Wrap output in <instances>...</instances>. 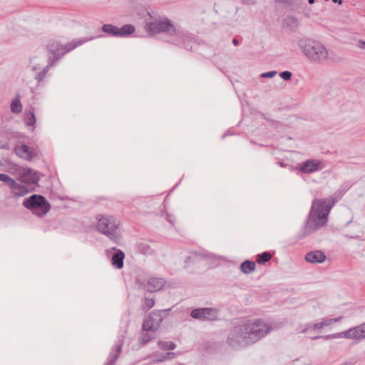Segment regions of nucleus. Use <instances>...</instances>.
I'll use <instances>...</instances> for the list:
<instances>
[{
  "mask_svg": "<svg viewBox=\"0 0 365 365\" xmlns=\"http://www.w3.org/2000/svg\"><path fill=\"white\" fill-rule=\"evenodd\" d=\"M276 328L263 319L248 320L229 331L226 343L235 349L245 348L257 342Z\"/></svg>",
  "mask_w": 365,
  "mask_h": 365,
  "instance_id": "f257e3e1",
  "label": "nucleus"
},
{
  "mask_svg": "<svg viewBox=\"0 0 365 365\" xmlns=\"http://www.w3.org/2000/svg\"><path fill=\"white\" fill-rule=\"evenodd\" d=\"M336 202L334 198L315 199L313 200L304 232L303 238L326 225L331 209Z\"/></svg>",
  "mask_w": 365,
  "mask_h": 365,
  "instance_id": "f03ea898",
  "label": "nucleus"
},
{
  "mask_svg": "<svg viewBox=\"0 0 365 365\" xmlns=\"http://www.w3.org/2000/svg\"><path fill=\"white\" fill-rule=\"evenodd\" d=\"M299 46L303 53L312 62L320 63L329 58L326 47L319 41L307 39L301 41Z\"/></svg>",
  "mask_w": 365,
  "mask_h": 365,
  "instance_id": "7ed1b4c3",
  "label": "nucleus"
},
{
  "mask_svg": "<svg viewBox=\"0 0 365 365\" xmlns=\"http://www.w3.org/2000/svg\"><path fill=\"white\" fill-rule=\"evenodd\" d=\"M91 38H81L77 41H73L71 43H67L66 45H61L58 41L55 40H51L49 41L47 45V50L51 54L49 56V61L51 62V65H53L62 56L66 54V53L71 51L76 47L82 45L86 41L91 40Z\"/></svg>",
  "mask_w": 365,
  "mask_h": 365,
  "instance_id": "20e7f679",
  "label": "nucleus"
},
{
  "mask_svg": "<svg viewBox=\"0 0 365 365\" xmlns=\"http://www.w3.org/2000/svg\"><path fill=\"white\" fill-rule=\"evenodd\" d=\"M23 205L40 217H43L51 209V205L46 197L41 195L34 194L24 199Z\"/></svg>",
  "mask_w": 365,
  "mask_h": 365,
  "instance_id": "39448f33",
  "label": "nucleus"
},
{
  "mask_svg": "<svg viewBox=\"0 0 365 365\" xmlns=\"http://www.w3.org/2000/svg\"><path fill=\"white\" fill-rule=\"evenodd\" d=\"M146 29L148 33L154 35L159 33H166L169 36H180L181 33L176 30L175 26L171 21L167 18L163 19H155L154 21L147 23Z\"/></svg>",
  "mask_w": 365,
  "mask_h": 365,
  "instance_id": "423d86ee",
  "label": "nucleus"
},
{
  "mask_svg": "<svg viewBox=\"0 0 365 365\" xmlns=\"http://www.w3.org/2000/svg\"><path fill=\"white\" fill-rule=\"evenodd\" d=\"M97 220V230L107 235L110 240H115L116 238L115 232L119 226V221L113 216L104 215L98 216Z\"/></svg>",
  "mask_w": 365,
  "mask_h": 365,
  "instance_id": "0eeeda50",
  "label": "nucleus"
},
{
  "mask_svg": "<svg viewBox=\"0 0 365 365\" xmlns=\"http://www.w3.org/2000/svg\"><path fill=\"white\" fill-rule=\"evenodd\" d=\"M344 337L347 339H361L365 338V326L364 323L361 324L360 326H357L356 327L349 329L347 331H342L340 333L329 334L326 336H317L313 337V339H323L324 340H328L331 339H337Z\"/></svg>",
  "mask_w": 365,
  "mask_h": 365,
  "instance_id": "6e6552de",
  "label": "nucleus"
},
{
  "mask_svg": "<svg viewBox=\"0 0 365 365\" xmlns=\"http://www.w3.org/2000/svg\"><path fill=\"white\" fill-rule=\"evenodd\" d=\"M170 310V309H168L152 312L148 318L144 320L143 323V330L153 331L157 330L163 320L168 317Z\"/></svg>",
  "mask_w": 365,
  "mask_h": 365,
  "instance_id": "1a4fd4ad",
  "label": "nucleus"
},
{
  "mask_svg": "<svg viewBox=\"0 0 365 365\" xmlns=\"http://www.w3.org/2000/svg\"><path fill=\"white\" fill-rule=\"evenodd\" d=\"M190 317L200 321L212 322L217 319L218 312L213 308H197L191 311Z\"/></svg>",
  "mask_w": 365,
  "mask_h": 365,
  "instance_id": "9d476101",
  "label": "nucleus"
},
{
  "mask_svg": "<svg viewBox=\"0 0 365 365\" xmlns=\"http://www.w3.org/2000/svg\"><path fill=\"white\" fill-rule=\"evenodd\" d=\"M323 163L316 159H309L303 162L299 167L300 172L306 174L319 171L324 168Z\"/></svg>",
  "mask_w": 365,
  "mask_h": 365,
  "instance_id": "9b49d317",
  "label": "nucleus"
},
{
  "mask_svg": "<svg viewBox=\"0 0 365 365\" xmlns=\"http://www.w3.org/2000/svg\"><path fill=\"white\" fill-rule=\"evenodd\" d=\"M14 153L19 158L26 160H31L36 155V150L25 144L16 145L14 147Z\"/></svg>",
  "mask_w": 365,
  "mask_h": 365,
  "instance_id": "f8f14e48",
  "label": "nucleus"
},
{
  "mask_svg": "<svg viewBox=\"0 0 365 365\" xmlns=\"http://www.w3.org/2000/svg\"><path fill=\"white\" fill-rule=\"evenodd\" d=\"M21 182L28 184H37L40 180L39 173L31 168H24L19 176Z\"/></svg>",
  "mask_w": 365,
  "mask_h": 365,
  "instance_id": "ddd939ff",
  "label": "nucleus"
},
{
  "mask_svg": "<svg viewBox=\"0 0 365 365\" xmlns=\"http://www.w3.org/2000/svg\"><path fill=\"white\" fill-rule=\"evenodd\" d=\"M326 258L324 253L321 250L311 251L305 256V259L311 263H322Z\"/></svg>",
  "mask_w": 365,
  "mask_h": 365,
  "instance_id": "4468645a",
  "label": "nucleus"
},
{
  "mask_svg": "<svg viewBox=\"0 0 365 365\" xmlns=\"http://www.w3.org/2000/svg\"><path fill=\"white\" fill-rule=\"evenodd\" d=\"M165 282L163 278L151 277L148 282L147 290L149 292H157L163 287Z\"/></svg>",
  "mask_w": 365,
  "mask_h": 365,
  "instance_id": "2eb2a0df",
  "label": "nucleus"
},
{
  "mask_svg": "<svg viewBox=\"0 0 365 365\" xmlns=\"http://www.w3.org/2000/svg\"><path fill=\"white\" fill-rule=\"evenodd\" d=\"M124 258L125 255L123 252L120 250H118L112 257V264L118 269L123 268Z\"/></svg>",
  "mask_w": 365,
  "mask_h": 365,
  "instance_id": "dca6fc26",
  "label": "nucleus"
},
{
  "mask_svg": "<svg viewBox=\"0 0 365 365\" xmlns=\"http://www.w3.org/2000/svg\"><path fill=\"white\" fill-rule=\"evenodd\" d=\"M123 344V340L120 339L116 343L115 347V354H110L108 356V365H114L116 361L118 359L119 355L120 354L122 351V346Z\"/></svg>",
  "mask_w": 365,
  "mask_h": 365,
  "instance_id": "f3484780",
  "label": "nucleus"
},
{
  "mask_svg": "<svg viewBox=\"0 0 365 365\" xmlns=\"http://www.w3.org/2000/svg\"><path fill=\"white\" fill-rule=\"evenodd\" d=\"M11 190L14 196L23 197L29 193L28 188L15 181V185H11Z\"/></svg>",
  "mask_w": 365,
  "mask_h": 365,
  "instance_id": "a211bd4d",
  "label": "nucleus"
},
{
  "mask_svg": "<svg viewBox=\"0 0 365 365\" xmlns=\"http://www.w3.org/2000/svg\"><path fill=\"white\" fill-rule=\"evenodd\" d=\"M240 268L242 273L248 274L255 270L256 264L253 261L247 259L241 263Z\"/></svg>",
  "mask_w": 365,
  "mask_h": 365,
  "instance_id": "6ab92c4d",
  "label": "nucleus"
},
{
  "mask_svg": "<svg viewBox=\"0 0 365 365\" xmlns=\"http://www.w3.org/2000/svg\"><path fill=\"white\" fill-rule=\"evenodd\" d=\"M135 31V28L132 24H125L121 28H118V37H125L133 34Z\"/></svg>",
  "mask_w": 365,
  "mask_h": 365,
  "instance_id": "aec40b11",
  "label": "nucleus"
},
{
  "mask_svg": "<svg viewBox=\"0 0 365 365\" xmlns=\"http://www.w3.org/2000/svg\"><path fill=\"white\" fill-rule=\"evenodd\" d=\"M101 29L104 33L107 34L110 36L118 37V27L113 24H104L103 25Z\"/></svg>",
  "mask_w": 365,
  "mask_h": 365,
  "instance_id": "412c9836",
  "label": "nucleus"
},
{
  "mask_svg": "<svg viewBox=\"0 0 365 365\" xmlns=\"http://www.w3.org/2000/svg\"><path fill=\"white\" fill-rule=\"evenodd\" d=\"M11 110L15 114L20 113L22 110V104L20 101V95L17 94L11 103Z\"/></svg>",
  "mask_w": 365,
  "mask_h": 365,
  "instance_id": "4be33fe9",
  "label": "nucleus"
},
{
  "mask_svg": "<svg viewBox=\"0 0 365 365\" xmlns=\"http://www.w3.org/2000/svg\"><path fill=\"white\" fill-rule=\"evenodd\" d=\"M25 123L29 126H33L36 122L34 113L31 110L26 111L24 116Z\"/></svg>",
  "mask_w": 365,
  "mask_h": 365,
  "instance_id": "5701e85b",
  "label": "nucleus"
},
{
  "mask_svg": "<svg viewBox=\"0 0 365 365\" xmlns=\"http://www.w3.org/2000/svg\"><path fill=\"white\" fill-rule=\"evenodd\" d=\"M155 304V299L154 297H150V296H145L143 299V304L142 305V309L144 311H148L152 307H153Z\"/></svg>",
  "mask_w": 365,
  "mask_h": 365,
  "instance_id": "b1692460",
  "label": "nucleus"
},
{
  "mask_svg": "<svg viewBox=\"0 0 365 365\" xmlns=\"http://www.w3.org/2000/svg\"><path fill=\"white\" fill-rule=\"evenodd\" d=\"M158 345L162 350H173L176 347V344L172 341H158Z\"/></svg>",
  "mask_w": 365,
  "mask_h": 365,
  "instance_id": "393cba45",
  "label": "nucleus"
},
{
  "mask_svg": "<svg viewBox=\"0 0 365 365\" xmlns=\"http://www.w3.org/2000/svg\"><path fill=\"white\" fill-rule=\"evenodd\" d=\"M272 258V255L269 252H264L259 254L257 257V262L259 264H263L269 261Z\"/></svg>",
  "mask_w": 365,
  "mask_h": 365,
  "instance_id": "a878e982",
  "label": "nucleus"
},
{
  "mask_svg": "<svg viewBox=\"0 0 365 365\" xmlns=\"http://www.w3.org/2000/svg\"><path fill=\"white\" fill-rule=\"evenodd\" d=\"M52 66L53 65H51V62H49V63L43 69L42 71L36 74L35 79H36L38 82L41 81L47 74L50 67Z\"/></svg>",
  "mask_w": 365,
  "mask_h": 365,
  "instance_id": "bb28decb",
  "label": "nucleus"
},
{
  "mask_svg": "<svg viewBox=\"0 0 365 365\" xmlns=\"http://www.w3.org/2000/svg\"><path fill=\"white\" fill-rule=\"evenodd\" d=\"M0 181L5 182L10 187L11 185H15V180L11 178L9 175L4 173H0Z\"/></svg>",
  "mask_w": 365,
  "mask_h": 365,
  "instance_id": "cd10ccee",
  "label": "nucleus"
},
{
  "mask_svg": "<svg viewBox=\"0 0 365 365\" xmlns=\"http://www.w3.org/2000/svg\"><path fill=\"white\" fill-rule=\"evenodd\" d=\"M145 331H143L142 329V332L140 334V336L139 337V341L140 342V344L142 345H144V344H146L147 343H148L150 339H151V337L149 335L148 333H146L145 332Z\"/></svg>",
  "mask_w": 365,
  "mask_h": 365,
  "instance_id": "c85d7f7f",
  "label": "nucleus"
},
{
  "mask_svg": "<svg viewBox=\"0 0 365 365\" xmlns=\"http://www.w3.org/2000/svg\"><path fill=\"white\" fill-rule=\"evenodd\" d=\"M279 76L283 78L284 81H289L292 76V72L289 71H284L279 73Z\"/></svg>",
  "mask_w": 365,
  "mask_h": 365,
  "instance_id": "c756f323",
  "label": "nucleus"
},
{
  "mask_svg": "<svg viewBox=\"0 0 365 365\" xmlns=\"http://www.w3.org/2000/svg\"><path fill=\"white\" fill-rule=\"evenodd\" d=\"M277 72L276 71H271L268 72H265L261 74L262 78H271L277 75Z\"/></svg>",
  "mask_w": 365,
  "mask_h": 365,
  "instance_id": "7c9ffc66",
  "label": "nucleus"
},
{
  "mask_svg": "<svg viewBox=\"0 0 365 365\" xmlns=\"http://www.w3.org/2000/svg\"><path fill=\"white\" fill-rule=\"evenodd\" d=\"M175 355V354L173 352H168L165 356H163L161 359H159L157 361L159 362H161L166 359H172L174 358Z\"/></svg>",
  "mask_w": 365,
  "mask_h": 365,
  "instance_id": "2f4dec72",
  "label": "nucleus"
},
{
  "mask_svg": "<svg viewBox=\"0 0 365 365\" xmlns=\"http://www.w3.org/2000/svg\"><path fill=\"white\" fill-rule=\"evenodd\" d=\"M285 21H287V23H290L292 24H295V25H297L298 24V20L294 17V16H287L285 19Z\"/></svg>",
  "mask_w": 365,
  "mask_h": 365,
  "instance_id": "473e14b6",
  "label": "nucleus"
},
{
  "mask_svg": "<svg viewBox=\"0 0 365 365\" xmlns=\"http://www.w3.org/2000/svg\"><path fill=\"white\" fill-rule=\"evenodd\" d=\"M322 328H323L322 322L312 324V329H314V330H315V329H320Z\"/></svg>",
  "mask_w": 365,
  "mask_h": 365,
  "instance_id": "72a5a7b5",
  "label": "nucleus"
},
{
  "mask_svg": "<svg viewBox=\"0 0 365 365\" xmlns=\"http://www.w3.org/2000/svg\"><path fill=\"white\" fill-rule=\"evenodd\" d=\"M322 324L323 327H324V326H329V325H331V324H332L331 319H326L325 321L322 322Z\"/></svg>",
  "mask_w": 365,
  "mask_h": 365,
  "instance_id": "f704fd0d",
  "label": "nucleus"
},
{
  "mask_svg": "<svg viewBox=\"0 0 365 365\" xmlns=\"http://www.w3.org/2000/svg\"><path fill=\"white\" fill-rule=\"evenodd\" d=\"M312 326L311 324H307L306 325V327L302 331V333H306L309 329H312Z\"/></svg>",
  "mask_w": 365,
  "mask_h": 365,
  "instance_id": "c9c22d12",
  "label": "nucleus"
},
{
  "mask_svg": "<svg viewBox=\"0 0 365 365\" xmlns=\"http://www.w3.org/2000/svg\"><path fill=\"white\" fill-rule=\"evenodd\" d=\"M359 47L361 48H365V41L360 40L359 41Z\"/></svg>",
  "mask_w": 365,
  "mask_h": 365,
  "instance_id": "e433bc0d",
  "label": "nucleus"
},
{
  "mask_svg": "<svg viewBox=\"0 0 365 365\" xmlns=\"http://www.w3.org/2000/svg\"><path fill=\"white\" fill-rule=\"evenodd\" d=\"M341 319H342V317H338L336 318L331 319V321H332V323H336V322L341 321Z\"/></svg>",
  "mask_w": 365,
  "mask_h": 365,
  "instance_id": "4c0bfd02",
  "label": "nucleus"
},
{
  "mask_svg": "<svg viewBox=\"0 0 365 365\" xmlns=\"http://www.w3.org/2000/svg\"><path fill=\"white\" fill-rule=\"evenodd\" d=\"M0 148H1V149H5V150H8V149H9V144H8V143H5V144L2 145L0 147Z\"/></svg>",
  "mask_w": 365,
  "mask_h": 365,
  "instance_id": "58836bf2",
  "label": "nucleus"
},
{
  "mask_svg": "<svg viewBox=\"0 0 365 365\" xmlns=\"http://www.w3.org/2000/svg\"><path fill=\"white\" fill-rule=\"evenodd\" d=\"M232 43L235 45V46H238L239 45V41L237 38H234L232 39Z\"/></svg>",
  "mask_w": 365,
  "mask_h": 365,
  "instance_id": "ea45409f",
  "label": "nucleus"
},
{
  "mask_svg": "<svg viewBox=\"0 0 365 365\" xmlns=\"http://www.w3.org/2000/svg\"><path fill=\"white\" fill-rule=\"evenodd\" d=\"M334 3H338L339 4H342V0H331Z\"/></svg>",
  "mask_w": 365,
  "mask_h": 365,
  "instance_id": "a19ab883",
  "label": "nucleus"
},
{
  "mask_svg": "<svg viewBox=\"0 0 365 365\" xmlns=\"http://www.w3.org/2000/svg\"><path fill=\"white\" fill-rule=\"evenodd\" d=\"M168 220L171 223V224H173L174 222L173 220V218H171L170 216H168Z\"/></svg>",
  "mask_w": 365,
  "mask_h": 365,
  "instance_id": "79ce46f5",
  "label": "nucleus"
},
{
  "mask_svg": "<svg viewBox=\"0 0 365 365\" xmlns=\"http://www.w3.org/2000/svg\"><path fill=\"white\" fill-rule=\"evenodd\" d=\"M191 259V257H187L186 260H185V263H188V262H190Z\"/></svg>",
  "mask_w": 365,
  "mask_h": 365,
  "instance_id": "37998d69",
  "label": "nucleus"
},
{
  "mask_svg": "<svg viewBox=\"0 0 365 365\" xmlns=\"http://www.w3.org/2000/svg\"><path fill=\"white\" fill-rule=\"evenodd\" d=\"M315 0H308V3L310 4H314Z\"/></svg>",
  "mask_w": 365,
  "mask_h": 365,
  "instance_id": "c03bdc74",
  "label": "nucleus"
},
{
  "mask_svg": "<svg viewBox=\"0 0 365 365\" xmlns=\"http://www.w3.org/2000/svg\"><path fill=\"white\" fill-rule=\"evenodd\" d=\"M279 164H280V165H281L282 167H284V166H285V165H284L282 162L279 163Z\"/></svg>",
  "mask_w": 365,
  "mask_h": 365,
  "instance_id": "a18cd8bd",
  "label": "nucleus"
},
{
  "mask_svg": "<svg viewBox=\"0 0 365 365\" xmlns=\"http://www.w3.org/2000/svg\"><path fill=\"white\" fill-rule=\"evenodd\" d=\"M33 69H34V71H36L38 68H37V67H36V66H34V67H33Z\"/></svg>",
  "mask_w": 365,
  "mask_h": 365,
  "instance_id": "49530a36",
  "label": "nucleus"
},
{
  "mask_svg": "<svg viewBox=\"0 0 365 365\" xmlns=\"http://www.w3.org/2000/svg\"><path fill=\"white\" fill-rule=\"evenodd\" d=\"M0 165H1V162L0 161Z\"/></svg>",
  "mask_w": 365,
  "mask_h": 365,
  "instance_id": "de8ad7c7",
  "label": "nucleus"
}]
</instances>
